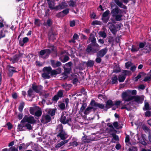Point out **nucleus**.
<instances>
[{
  "instance_id": "obj_1",
  "label": "nucleus",
  "mask_w": 151,
  "mask_h": 151,
  "mask_svg": "<svg viewBox=\"0 0 151 151\" xmlns=\"http://www.w3.org/2000/svg\"><path fill=\"white\" fill-rule=\"evenodd\" d=\"M71 120L70 115L66 112L62 113L60 119V122L64 124L68 123Z\"/></svg>"
},
{
  "instance_id": "obj_2",
  "label": "nucleus",
  "mask_w": 151,
  "mask_h": 151,
  "mask_svg": "<svg viewBox=\"0 0 151 151\" xmlns=\"http://www.w3.org/2000/svg\"><path fill=\"white\" fill-rule=\"evenodd\" d=\"M112 15L115 17V19L117 21H119L121 20V17L122 15L120 10L117 8H116L113 9L111 12Z\"/></svg>"
},
{
  "instance_id": "obj_3",
  "label": "nucleus",
  "mask_w": 151,
  "mask_h": 151,
  "mask_svg": "<svg viewBox=\"0 0 151 151\" xmlns=\"http://www.w3.org/2000/svg\"><path fill=\"white\" fill-rule=\"evenodd\" d=\"M51 68L50 67H45L44 68L43 71V73L42 76L44 78H49L50 77V73Z\"/></svg>"
},
{
  "instance_id": "obj_4",
  "label": "nucleus",
  "mask_w": 151,
  "mask_h": 151,
  "mask_svg": "<svg viewBox=\"0 0 151 151\" xmlns=\"http://www.w3.org/2000/svg\"><path fill=\"white\" fill-rule=\"evenodd\" d=\"M50 52V49L42 50L40 52L39 56L40 57L43 59L46 58L48 57Z\"/></svg>"
},
{
  "instance_id": "obj_5",
  "label": "nucleus",
  "mask_w": 151,
  "mask_h": 151,
  "mask_svg": "<svg viewBox=\"0 0 151 151\" xmlns=\"http://www.w3.org/2000/svg\"><path fill=\"white\" fill-rule=\"evenodd\" d=\"M122 97L125 101H129L133 99V96L130 95L127 91L122 93Z\"/></svg>"
},
{
  "instance_id": "obj_6",
  "label": "nucleus",
  "mask_w": 151,
  "mask_h": 151,
  "mask_svg": "<svg viewBox=\"0 0 151 151\" xmlns=\"http://www.w3.org/2000/svg\"><path fill=\"white\" fill-rule=\"evenodd\" d=\"M35 122L36 120L35 119L34 117L32 116L28 117L25 116L21 121V122H28L31 124H33Z\"/></svg>"
},
{
  "instance_id": "obj_7",
  "label": "nucleus",
  "mask_w": 151,
  "mask_h": 151,
  "mask_svg": "<svg viewBox=\"0 0 151 151\" xmlns=\"http://www.w3.org/2000/svg\"><path fill=\"white\" fill-rule=\"evenodd\" d=\"M108 25L110 31L114 34H115L117 30H119L120 28L119 26L117 25L115 26L113 24L110 23L108 24Z\"/></svg>"
},
{
  "instance_id": "obj_8",
  "label": "nucleus",
  "mask_w": 151,
  "mask_h": 151,
  "mask_svg": "<svg viewBox=\"0 0 151 151\" xmlns=\"http://www.w3.org/2000/svg\"><path fill=\"white\" fill-rule=\"evenodd\" d=\"M109 13V11L107 10L103 14L102 19L104 22L106 23L109 19V17H108V14Z\"/></svg>"
},
{
  "instance_id": "obj_9",
  "label": "nucleus",
  "mask_w": 151,
  "mask_h": 151,
  "mask_svg": "<svg viewBox=\"0 0 151 151\" xmlns=\"http://www.w3.org/2000/svg\"><path fill=\"white\" fill-rule=\"evenodd\" d=\"M57 137H60L61 139L64 140L68 137V135L64 131L62 130L57 135Z\"/></svg>"
},
{
  "instance_id": "obj_10",
  "label": "nucleus",
  "mask_w": 151,
  "mask_h": 151,
  "mask_svg": "<svg viewBox=\"0 0 151 151\" xmlns=\"http://www.w3.org/2000/svg\"><path fill=\"white\" fill-rule=\"evenodd\" d=\"M107 50L106 48L101 50L97 54V57H103L106 53Z\"/></svg>"
},
{
  "instance_id": "obj_11",
  "label": "nucleus",
  "mask_w": 151,
  "mask_h": 151,
  "mask_svg": "<svg viewBox=\"0 0 151 151\" xmlns=\"http://www.w3.org/2000/svg\"><path fill=\"white\" fill-rule=\"evenodd\" d=\"M50 120V118L48 115H43L42 117L41 122L43 123H47Z\"/></svg>"
},
{
  "instance_id": "obj_12",
  "label": "nucleus",
  "mask_w": 151,
  "mask_h": 151,
  "mask_svg": "<svg viewBox=\"0 0 151 151\" xmlns=\"http://www.w3.org/2000/svg\"><path fill=\"white\" fill-rule=\"evenodd\" d=\"M14 68L11 66H7V69H8V72L7 73L10 76H12L13 73L16 72L15 70L13 69Z\"/></svg>"
},
{
  "instance_id": "obj_13",
  "label": "nucleus",
  "mask_w": 151,
  "mask_h": 151,
  "mask_svg": "<svg viewBox=\"0 0 151 151\" xmlns=\"http://www.w3.org/2000/svg\"><path fill=\"white\" fill-rule=\"evenodd\" d=\"M51 62L52 65L54 68L60 66L61 65V63L59 61H55L53 60H51Z\"/></svg>"
},
{
  "instance_id": "obj_14",
  "label": "nucleus",
  "mask_w": 151,
  "mask_h": 151,
  "mask_svg": "<svg viewBox=\"0 0 151 151\" xmlns=\"http://www.w3.org/2000/svg\"><path fill=\"white\" fill-rule=\"evenodd\" d=\"M48 4H49V7L50 9H56L57 10L58 9V6L55 7V4L54 1H51L48 2Z\"/></svg>"
},
{
  "instance_id": "obj_15",
  "label": "nucleus",
  "mask_w": 151,
  "mask_h": 151,
  "mask_svg": "<svg viewBox=\"0 0 151 151\" xmlns=\"http://www.w3.org/2000/svg\"><path fill=\"white\" fill-rule=\"evenodd\" d=\"M98 103H96L95 101L93 100H92L91 102L90 103V105L92 109L94 110L97 109Z\"/></svg>"
},
{
  "instance_id": "obj_16",
  "label": "nucleus",
  "mask_w": 151,
  "mask_h": 151,
  "mask_svg": "<svg viewBox=\"0 0 151 151\" xmlns=\"http://www.w3.org/2000/svg\"><path fill=\"white\" fill-rule=\"evenodd\" d=\"M61 72V69L60 68H59L56 70L51 71L50 76H54L57 74H59Z\"/></svg>"
},
{
  "instance_id": "obj_17",
  "label": "nucleus",
  "mask_w": 151,
  "mask_h": 151,
  "mask_svg": "<svg viewBox=\"0 0 151 151\" xmlns=\"http://www.w3.org/2000/svg\"><path fill=\"white\" fill-rule=\"evenodd\" d=\"M33 89L36 92L38 93L42 89V87L41 86H37L35 85H33L32 86Z\"/></svg>"
},
{
  "instance_id": "obj_18",
  "label": "nucleus",
  "mask_w": 151,
  "mask_h": 151,
  "mask_svg": "<svg viewBox=\"0 0 151 151\" xmlns=\"http://www.w3.org/2000/svg\"><path fill=\"white\" fill-rule=\"evenodd\" d=\"M29 40V38L27 37L24 38L22 41L20 40L19 44L20 46H23L24 43L27 42Z\"/></svg>"
},
{
  "instance_id": "obj_19",
  "label": "nucleus",
  "mask_w": 151,
  "mask_h": 151,
  "mask_svg": "<svg viewBox=\"0 0 151 151\" xmlns=\"http://www.w3.org/2000/svg\"><path fill=\"white\" fill-rule=\"evenodd\" d=\"M113 125L115 128L118 129L121 128L123 126L122 124H121V125L120 124H118L117 122H114L113 123Z\"/></svg>"
},
{
  "instance_id": "obj_20",
  "label": "nucleus",
  "mask_w": 151,
  "mask_h": 151,
  "mask_svg": "<svg viewBox=\"0 0 151 151\" xmlns=\"http://www.w3.org/2000/svg\"><path fill=\"white\" fill-rule=\"evenodd\" d=\"M68 142V141L67 140H64V141H62L60 143L56 145L55 147L56 148L60 147L63 146L64 144H65L67 143Z\"/></svg>"
},
{
  "instance_id": "obj_21",
  "label": "nucleus",
  "mask_w": 151,
  "mask_h": 151,
  "mask_svg": "<svg viewBox=\"0 0 151 151\" xmlns=\"http://www.w3.org/2000/svg\"><path fill=\"white\" fill-rule=\"evenodd\" d=\"M82 141L85 143H88L91 141H93V139H91L90 138H86L85 137H83L82 138Z\"/></svg>"
},
{
  "instance_id": "obj_22",
  "label": "nucleus",
  "mask_w": 151,
  "mask_h": 151,
  "mask_svg": "<svg viewBox=\"0 0 151 151\" xmlns=\"http://www.w3.org/2000/svg\"><path fill=\"white\" fill-rule=\"evenodd\" d=\"M114 105V104L111 100H109L106 102V106L107 108H110Z\"/></svg>"
},
{
  "instance_id": "obj_23",
  "label": "nucleus",
  "mask_w": 151,
  "mask_h": 151,
  "mask_svg": "<svg viewBox=\"0 0 151 151\" xmlns=\"http://www.w3.org/2000/svg\"><path fill=\"white\" fill-rule=\"evenodd\" d=\"M67 6L66 4L64 2H62V3L60 4L59 6H58V9H62L67 7Z\"/></svg>"
},
{
  "instance_id": "obj_24",
  "label": "nucleus",
  "mask_w": 151,
  "mask_h": 151,
  "mask_svg": "<svg viewBox=\"0 0 151 151\" xmlns=\"http://www.w3.org/2000/svg\"><path fill=\"white\" fill-rule=\"evenodd\" d=\"M115 3L119 6L122 8H125L126 6L123 5L119 0H116Z\"/></svg>"
},
{
  "instance_id": "obj_25",
  "label": "nucleus",
  "mask_w": 151,
  "mask_h": 151,
  "mask_svg": "<svg viewBox=\"0 0 151 151\" xmlns=\"http://www.w3.org/2000/svg\"><path fill=\"white\" fill-rule=\"evenodd\" d=\"M125 76L123 75H121L119 76L118 79L119 81V82H123L125 80Z\"/></svg>"
},
{
  "instance_id": "obj_26",
  "label": "nucleus",
  "mask_w": 151,
  "mask_h": 151,
  "mask_svg": "<svg viewBox=\"0 0 151 151\" xmlns=\"http://www.w3.org/2000/svg\"><path fill=\"white\" fill-rule=\"evenodd\" d=\"M139 48L138 47L133 45L132 46V48L131 49V50L132 52H134L138 51L139 50Z\"/></svg>"
},
{
  "instance_id": "obj_27",
  "label": "nucleus",
  "mask_w": 151,
  "mask_h": 151,
  "mask_svg": "<svg viewBox=\"0 0 151 151\" xmlns=\"http://www.w3.org/2000/svg\"><path fill=\"white\" fill-rule=\"evenodd\" d=\"M94 64V61L91 60H89L87 63V65L88 67H92L93 66Z\"/></svg>"
},
{
  "instance_id": "obj_28",
  "label": "nucleus",
  "mask_w": 151,
  "mask_h": 151,
  "mask_svg": "<svg viewBox=\"0 0 151 151\" xmlns=\"http://www.w3.org/2000/svg\"><path fill=\"white\" fill-rule=\"evenodd\" d=\"M36 111V108L35 107H31L30 110V114H35Z\"/></svg>"
},
{
  "instance_id": "obj_29",
  "label": "nucleus",
  "mask_w": 151,
  "mask_h": 151,
  "mask_svg": "<svg viewBox=\"0 0 151 151\" xmlns=\"http://www.w3.org/2000/svg\"><path fill=\"white\" fill-rule=\"evenodd\" d=\"M42 114L41 110L39 109L37 111H36L35 113V114L36 116H41Z\"/></svg>"
},
{
  "instance_id": "obj_30",
  "label": "nucleus",
  "mask_w": 151,
  "mask_h": 151,
  "mask_svg": "<svg viewBox=\"0 0 151 151\" xmlns=\"http://www.w3.org/2000/svg\"><path fill=\"white\" fill-rule=\"evenodd\" d=\"M151 78V74H148L147 76H146L144 80V81H149Z\"/></svg>"
},
{
  "instance_id": "obj_31",
  "label": "nucleus",
  "mask_w": 151,
  "mask_h": 151,
  "mask_svg": "<svg viewBox=\"0 0 151 151\" xmlns=\"http://www.w3.org/2000/svg\"><path fill=\"white\" fill-rule=\"evenodd\" d=\"M118 80L117 77L116 76H114L112 79L111 82L112 84H115L117 83Z\"/></svg>"
},
{
  "instance_id": "obj_32",
  "label": "nucleus",
  "mask_w": 151,
  "mask_h": 151,
  "mask_svg": "<svg viewBox=\"0 0 151 151\" xmlns=\"http://www.w3.org/2000/svg\"><path fill=\"white\" fill-rule=\"evenodd\" d=\"M24 102H21L19 107V109L20 111L22 112V111L24 108Z\"/></svg>"
},
{
  "instance_id": "obj_33",
  "label": "nucleus",
  "mask_w": 151,
  "mask_h": 151,
  "mask_svg": "<svg viewBox=\"0 0 151 151\" xmlns=\"http://www.w3.org/2000/svg\"><path fill=\"white\" fill-rule=\"evenodd\" d=\"M78 38V35L77 34H75L73 37V40L70 41V42H72L73 43L75 42V40L77 39Z\"/></svg>"
},
{
  "instance_id": "obj_34",
  "label": "nucleus",
  "mask_w": 151,
  "mask_h": 151,
  "mask_svg": "<svg viewBox=\"0 0 151 151\" xmlns=\"http://www.w3.org/2000/svg\"><path fill=\"white\" fill-rule=\"evenodd\" d=\"M149 109V106L148 103L147 102H145V106L143 108L144 110H148Z\"/></svg>"
},
{
  "instance_id": "obj_35",
  "label": "nucleus",
  "mask_w": 151,
  "mask_h": 151,
  "mask_svg": "<svg viewBox=\"0 0 151 151\" xmlns=\"http://www.w3.org/2000/svg\"><path fill=\"white\" fill-rule=\"evenodd\" d=\"M142 139H140L139 140L140 142L144 145H146L147 144L145 142L146 139L144 138H143L142 137Z\"/></svg>"
},
{
  "instance_id": "obj_36",
  "label": "nucleus",
  "mask_w": 151,
  "mask_h": 151,
  "mask_svg": "<svg viewBox=\"0 0 151 151\" xmlns=\"http://www.w3.org/2000/svg\"><path fill=\"white\" fill-rule=\"evenodd\" d=\"M91 109H92L91 107H90V106L86 108V109L85 110L84 112V114H88L90 112V110Z\"/></svg>"
},
{
  "instance_id": "obj_37",
  "label": "nucleus",
  "mask_w": 151,
  "mask_h": 151,
  "mask_svg": "<svg viewBox=\"0 0 151 151\" xmlns=\"http://www.w3.org/2000/svg\"><path fill=\"white\" fill-rule=\"evenodd\" d=\"M99 34L104 38H105L106 37V34L104 32H99Z\"/></svg>"
},
{
  "instance_id": "obj_38",
  "label": "nucleus",
  "mask_w": 151,
  "mask_h": 151,
  "mask_svg": "<svg viewBox=\"0 0 151 151\" xmlns=\"http://www.w3.org/2000/svg\"><path fill=\"white\" fill-rule=\"evenodd\" d=\"M127 91L129 93L130 95L131 94L132 95H135L137 93V91L135 90H128Z\"/></svg>"
},
{
  "instance_id": "obj_39",
  "label": "nucleus",
  "mask_w": 151,
  "mask_h": 151,
  "mask_svg": "<svg viewBox=\"0 0 151 151\" xmlns=\"http://www.w3.org/2000/svg\"><path fill=\"white\" fill-rule=\"evenodd\" d=\"M58 106L61 109H64L65 108V106L64 103H61L58 105Z\"/></svg>"
},
{
  "instance_id": "obj_40",
  "label": "nucleus",
  "mask_w": 151,
  "mask_h": 151,
  "mask_svg": "<svg viewBox=\"0 0 151 151\" xmlns=\"http://www.w3.org/2000/svg\"><path fill=\"white\" fill-rule=\"evenodd\" d=\"M9 151H18V150L17 148L14 147H12L9 149Z\"/></svg>"
},
{
  "instance_id": "obj_41",
  "label": "nucleus",
  "mask_w": 151,
  "mask_h": 151,
  "mask_svg": "<svg viewBox=\"0 0 151 151\" xmlns=\"http://www.w3.org/2000/svg\"><path fill=\"white\" fill-rule=\"evenodd\" d=\"M89 40L92 42H95L96 40L95 38L92 35L90 36L89 37Z\"/></svg>"
},
{
  "instance_id": "obj_42",
  "label": "nucleus",
  "mask_w": 151,
  "mask_h": 151,
  "mask_svg": "<svg viewBox=\"0 0 151 151\" xmlns=\"http://www.w3.org/2000/svg\"><path fill=\"white\" fill-rule=\"evenodd\" d=\"M63 126L62 125L59 124V125L57 128V129L58 130V131H60L61 132V131L63 130Z\"/></svg>"
},
{
  "instance_id": "obj_43",
  "label": "nucleus",
  "mask_w": 151,
  "mask_h": 151,
  "mask_svg": "<svg viewBox=\"0 0 151 151\" xmlns=\"http://www.w3.org/2000/svg\"><path fill=\"white\" fill-rule=\"evenodd\" d=\"M125 75H130L131 74L130 71L129 70H124L123 72Z\"/></svg>"
},
{
  "instance_id": "obj_44",
  "label": "nucleus",
  "mask_w": 151,
  "mask_h": 151,
  "mask_svg": "<svg viewBox=\"0 0 151 151\" xmlns=\"http://www.w3.org/2000/svg\"><path fill=\"white\" fill-rule=\"evenodd\" d=\"M86 106V105L85 104H83L80 109V111L83 112Z\"/></svg>"
},
{
  "instance_id": "obj_45",
  "label": "nucleus",
  "mask_w": 151,
  "mask_h": 151,
  "mask_svg": "<svg viewBox=\"0 0 151 151\" xmlns=\"http://www.w3.org/2000/svg\"><path fill=\"white\" fill-rule=\"evenodd\" d=\"M133 99H134V101L138 103L140 102V98L139 97H134L133 96Z\"/></svg>"
},
{
  "instance_id": "obj_46",
  "label": "nucleus",
  "mask_w": 151,
  "mask_h": 151,
  "mask_svg": "<svg viewBox=\"0 0 151 151\" xmlns=\"http://www.w3.org/2000/svg\"><path fill=\"white\" fill-rule=\"evenodd\" d=\"M52 24V21L50 19H48L47 21V23H44V25H48V26H50Z\"/></svg>"
},
{
  "instance_id": "obj_47",
  "label": "nucleus",
  "mask_w": 151,
  "mask_h": 151,
  "mask_svg": "<svg viewBox=\"0 0 151 151\" xmlns=\"http://www.w3.org/2000/svg\"><path fill=\"white\" fill-rule=\"evenodd\" d=\"M65 16V15L62 12H60L57 15V16L58 17H63Z\"/></svg>"
},
{
  "instance_id": "obj_48",
  "label": "nucleus",
  "mask_w": 151,
  "mask_h": 151,
  "mask_svg": "<svg viewBox=\"0 0 151 151\" xmlns=\"http://www.w3.org/2000/svg\"><path fill=\"white\" fill-rule=\"evenodd\" d=\"M49 112L50 115L53 116L55 115V111L54 109H51L49 111Z\"/></svg>"
},
{
  "instance_id": "obj_49",
  "label": "nucleus",
  "mask_w": 151,
  "mask_h": 151,
  "mask_svg": "<svg viewBox=\"0 0 151 151\" xmlns=\"http://www.w3.org/2000/svg\"><path fill=\"white\" fill-rule=\"evenodd\" d=\"M23 127L21 124L18 125V129L19 131H23Z\"/></svg>"
},
{
  "instance_id": "obj_50",
  "label": "nucleus",
  "mask_w": 151,
  "mask_h": 151,
  "mask_svg": "<svg viewBox=\"0 0 151 151\" xmlns=\"http://www.w3.org/2000/svg\"><path fill=\"white\" fill-rule=\"evenodd\" d=\"M69 60V58L68 56H65L63 60H62L63 62H65Z\"/></svg>"
},
{
  "instance_id": "obj_51",
  "label": "nucleus",
  "mask_w": 151,
  "mask_h": 151,
  "mask_svg": "<svg viewBox=\"0 0 151 151\" xmlns=\"http://www.w3.org/2000/svg\"><path fill=\"white\" fill-rule=\"evenodd\" d=\"M64 70L65 72L67 73H70V71L71 70V68H65Z\"/></svg>"
},
{
  "instance_id": "obj_52",
  "label": "nucleus",
  "mask_w": 151,
  "mask_h": 151,
  "mask_svg": "<svg viewBox=\"0 0 151 151\" xmlns=\"http://www.w3.org/2000/svg\"><path fill=\"white\" fill-rule=\"evenodd\" d=\"M68 4L70 6H74L75 4V3L72 1H70L68 2Z\"/></svg>"
},
{
  "instance_id": "obj_53",
  "label": "nucleus",
  "mask_w": 151,
  "mask_h": 151,
  "mask_svg": "<svg viewBox=\"0 0 151 151\" xmlns=\"http://www.w3.org/2000/svg\"><path fill=\"white\" fill-rule=\"evenodd\" d=\"M63 95V92L61 91H59L57 95L59 97H62Z\"/></svg>"
},
{
  "instance_id": "obj_54",
  "label": "nucleus",
  "mask_w": 151,
  "mask_h": 151,
  "mask_svg": "<svg viewBox=\"0 0 151 151\" xmlns=\"http://www.w3.org/2000/svg\"><path fill=\"white\" fill-rule=\"evenodd\" d=\"M132 65V63L130 62H127L125 64V66L127 68H128Z\"/></svg>"
},
{
  "instance_id": "obj_55",
  "label": "nucleus",
  "mask_w": 151,
  "mask_h": 151,
  "mask_svg": "<svg viewBox=\"0 0 151 151\" xmlns=\"http://www.w3.org/2000/svg\"><path fill=\"white\" fill-rule=\"evenodd\" d=\"M63 12V13L65 15L67 14L69 12V10L68 9H66L63 11H62Z\"/></svg>"
},
{
  "instance_id": "obj_56",
  "label": "nucleus",
  "mask_w": 151,
  "mask_h": 151,
  "mask_svg": "<svg viewBox=\"0 0 151 151\" xmlns=\"http://www.w3.org/2000/svg\"><path fill=\"white\" fill-rule=\"evenodd\" d=\"M6 125L8 126V128L9 129H10L12 128V125L10 122L7 123Z\"/></svg>"
},
{
  "instance_id": "obj_57",
  "label": "nucleus",
  "mask_w": 151,
  "mask_h": 151,
  "mask_svg": "<svg viewBox=\"0 0 151 151\" xmlns=\"http://www.w3.org/2000/svg\"><path fill=\"white\" fill-rule=\"evenodd\" d=\"M91 50L92 47H91V46L90 45H88L86 49L87 51L89 52H91Z\"/></svg>"
},
{
  "instance_id": "obj_58",
  "label": "nucleus",
  "mask_w": 151,
  "mask_h": 151,
  "mask_svg": "<svg viewBox=\"0 0 151 151\" xmlns=\"http://www.w3.org/2000/svg\"><path fill=\"white\" fill-rule=\"evenodd\" d=\"M25 126L29 129H31L32 128L31 125L29 124H26Z\"/></svg>"
},
{
  "instance_id": "obj_59",
  "label": "nucleus",
  "mask_w": 151,
  "mask_h": 151,
  "mask_svg": "<svg viewBox=\"0 0 151 151\" xmlns=\"http://www.w3.org/2000/svg\"><path fill=\"white\" fill-rule=\"evenodd\" d=\"M129 151H137V149L136 147H132L129 149Z\"/></svg>"
},
{
  "instance_id": "obj_60",
  "label": "nucleus",
  "mask_w": 151,
  "mask_h": 151,
  "mask_svg": "<svg viewBox=\"0 0 151 151\" xmlns=\"http://www.w3.org/2000/svg\"><path fill=\"white\" fill-rule=\"evenodd\" d=\"M145 114L146 116H150L151 113L150 111H147L145 113Z\"/></svg>"
},
{
  "instance_id": "obj_61",
  "label": "nucleus",
  "mask_w": 151,
  "mask_h": 151,
  "mask_svg": "<svg viewBox=\"0 0 151 151\" xmlns=\"http://www.w3.org/2000/svg\"><path fill=\"white\" fill-rule=\"evenodd\" d=\"M97 107H98L101 109H103L104 107V105L102 104H100L98 103Z\"/></svg>"
},
{
  "instance_id": "obj_62",
  "label": "nucleus",
  "mask_w": 151,
  "mask_h": 151,
  "mask_svg": "<svg viewBox=\"0 0 151 151\" xmlns=\"http://www.w3.org/2000/svg\"><path fill=\"white\" fill-rule=\"evenodd\" d=\"M75 22L74 21H72L70 22V25L71 27H73L75 25Z\"/></svg>"
},
{
  "instance_id": "obj_63",
  "label": "nucleus",
  "mask_w": 151,
  "mask_h": 151,
  "mask_svg": "<svg viewBox=\"0 0 151 151\" xmlns=\"http://www.w3.org/2000/svg\"><path fill=\"white\" fill-rule=\"evenodd\" d=\"M71 145L73 146H76L78 145V143L77 142L74 141L71 143Z\"/></svg>"
},
{
  "instance_id": "obj_64",
  "label": "nucleus",
  "mask_w": 151,
  "mask_h": 151,
  "mask_svg": "<svg viewBox=\"0 0 151 151\" xmlns=\"http://www.w3.org/2000/svg\"><path fill=\"white\" fill-rule=\"evenodd\" d=\"M141 78V75L140 74H139L135 78L134 81H137L138 79Z\"/></svg>"
}]
</instances>
